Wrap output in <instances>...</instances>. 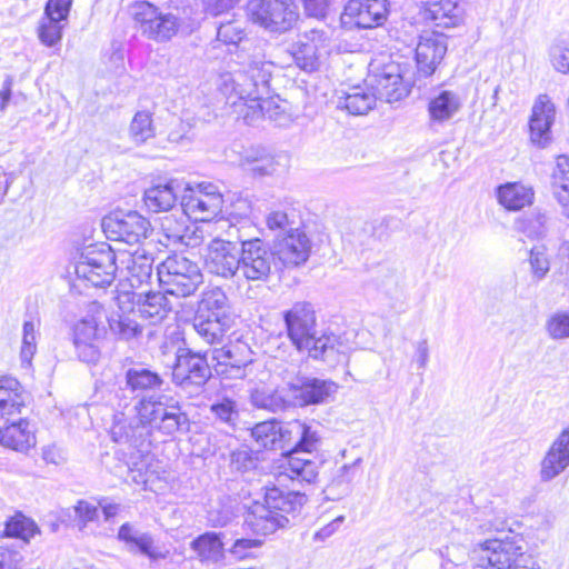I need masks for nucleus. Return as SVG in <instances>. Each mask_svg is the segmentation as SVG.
Instances as JSON below:
<instances>
[{"instance_id":"f257e3e1","label":"nucleus","mask_w":569,"mask_h":569,"mask_svg":"<svg viewBox=\"0 0 569 569\" xmlns=\"http://www.w3.org/2000/svg\"><path fill=\"white\" fill-rule=\"evenodd\" d=\"M133 409L136 415L132 417L123 412L114 413L110 428L114 442L142 449L150 443L152 430L172 436L189 428V418L179 401L166 395L142 396Z\"/></svg>"},{"instance_id":"f03ea898","label":"nucleus","mask_w":569,"mask_h":569,"mask_svg":"<svg viewBox=\"0 0 569 569\" xmlns=\"http://www.w3.org/2000/svg\"><path fill=\"white\" fill-rule=\"evenodd\" d=\"M273 63L260 52L249 56L241 68L219 76L217 87L226 103L247 123L258 120L270 98Z\"/></svg>"},{"instance_id":"7ed1b4c3","label":"nucleus","mask_w":569,"mask_h":569,"mask_svg":"<svg viewBox=\"0 0 569 569\" xmlns=\"http://www.w3.org/2000/svg\"><path fill=\"white\" fill-rule=\"evenodd\" d=\"M283 321L288 338L299 351H307L309 357L330 366H336L346 358L337 336L327 332L319 335L316 311L310 302H295L290 309L283 311Z\"/></svg>"},{"instance_id":"20e7f679","label":"nucleus","mask_w":569,"mask_h":569,"mask_svg":"<svg viewBox=\"0 0 569 569\" xmlns=\"http://www.w3.org/2000/svg\"><path fill=\"white\" fill-rule=\"evenodd\" d=\"M279 450H286L283 473L292 481L312 483L318 476V463L300 455L312 453L321 442L317 427L299 419L279 422Z\"/></svg>"},{"instance_id":"39448f33","label":"nucleus","mask_w":569,"mask_h":569,"mask_svg":"<svg viewBox=\"0 0 569 569\" xmlns=\"http://www.w3.org/2000/svg\"><path fill=\"white\" fill-rule=\"evenodd\" d=\"M157 277L163 290L177 298L193 295L203 281L198 263L182 254L168 256L157 267Z\"/></svg>"},{"instance_id":"423d86ee","label":"nucleus","mask_w":569,"mask_h":569,"mask_svg":"<svg viewBox=\"0 0 569 569\" xmlns=\"http://www.w3.org/2000/svg\"><path fill=\"white\" fill-rule=\"evenodd\" d=\"M237 232L240 243L238 279L254 283L269 281L276 267L273 251L262 239L249 238L239 229Z\"/></svg>"},{"instance_id":"0eeeda50","label":"nucleus","mask_w":569,"mask_h":569,"mask_svg":"<svg viewBox=\"0 0 569 569\" xmlns=\"http://www.w3.org/2000/svg\"><path fill=\"white\" fill-rule=\"evenodd\" d=\"M117 272V253L107 243L86 247L74 263L77 277L93 287L110 286Z\"/></svg>"},{"instance_id":"6e6552de","label":"nucleus","mask_w":569,"mask_h":569,"mask_svg":"<svg viewBox=\"0 0 569 569\" xmlns=\"http://www.w3.org/2000/svg\"><path fill=\"white\" fill-rule=\"evenodd\" d=\"M137 29L156 42L170 41L180 30L182 20L172 12H163L148 1H137L131 7Z\"/></svg>"},{"instance_id":"1a4fd4ad","label":"nucleus","mask_w":569,"mask_h":569,"mask_svg":"<svg viewBox=\"0 0 569 569\" xmlns=\"http://www.w3.org/2000/svg\"><path fill=\"white\" fill-rule=\"evenodd\" d=\"M250 20L272 33H284L293 28L299 13L293 0H249Z\"/></svg>"},{"instance_id":"9d476101","label":"nucleus","mask_w":569,"mask_h":569,"mask_svg":"<svg viewBox=\"0 0 569 569\" xmlns=\"http://www.w3.org/2000/svg\"><path fill=\"white\" fill-rule=\"evenodd\" d=\"M222 207L223 197L211 183L183 189L181 208L189 219L209 221L222 211Z\"/></svg>"},{"instance_id":"9b49d317","label":"nucleus","mask_w":569,"mask_h":569,"mask_svg":"<svg viewBox=\"0 0 569 569\" xmlns=\"http://www.w3.org/2000/svg\"><path fill=\"white\" fill-rule=\"evenodd\" d=\"M102 228L109 239L128 244L140 243L151 232L149 220L137 211L111 212L103 218Z\"/></svg>"},{"instance_id":"f8f14e48","label":"nucleus","mask_w":569,"mask_h":569,"mask_svg":"<svg viewBox=\"0 0 569 569\" xmlns=\"http://www.w3.org/2000/svg\"><path fill=\"white\" fill-rule=\"evenodd\" d=\"M170 296L164 290L149 291L146 293H137L134 291H119L116 301L124 310H134L138 308V312L142 318L149 319L152 323L161 321L172 310V302L168 298Z\"/></svg>"},{"instance_id":"ddd939ff","label":"nucleus","mask_w":569,"mask_h":569,"mask_svg":"<svg viewBox=\"0 0 569 569\" xmlns=\"http://www.w3.org/2000/svg\"><path fill=\"white\" fill-rule=\"evenodd\" d=\"M210 351L179 355L172 370L173 382L182 388L202 387L211 377Z\"/></svg>"},{"instance_id":"4468645a","label":"nucleus","mask_w":569,"mask_h":569,"mask_svg":"<svg viewBox=\"0 0 569 569\" xmlns=\"http://www.w3.org/2000/svg\"><path fill=\"white\" fill-rule=\"evenodd\" d=\"M329 46V39L323 30L311 29L299 36L290 46L289 52L295 64L307 73L319 70L321 50Z\"/></svg>"},{"instance_id":"2eb2a0df","label":"nucleus","mask_w":569,"mask_h":569,"mask_svg":"<svg viewBox=\"0 0 569 569\" xmlns=\"http://www.w3.org/2000/svg\"><path fill=\"white\" fill-rule=\"evenodd\" d=\"M204 268L212 276L238 279L239 252L234 244L229 240L213 239L207 248Z\"/></svg>"},{"instance_id":"dca6fc26","label":"nucleus","mask_w":569,"mask_h":569,"mask_svg":"<svg viewBox=\"0 0 569 569\" xmlns=\"http://www.w3.org/2000/svg\"><path fill=\"white\" fill-rule=\"evenodd\" d=\"M332 380L298 377L289 382L292 407H307L327 402L338 391Z\"/></svg>"},{"instance_id":"f3484780","label":"nucleus","mask_w":569,"mask_h":569,"mask_svg":"<svg viewBox=\"0 0 569 569\" xmlns=\"http://www.w3.org/2000/svg\"><path fill=\"white\" fill-rule=\"evenodd\" d=\"M371 86L378 99L391 103L409 94L411 82L405 79L402 67L391 62L372 76Z\"/></svg>"},{"instance_id":"a211bd4d","label":"nucleus","mask_w":569,"mask_h":569,"mask_svg":"<svg viewBox=\"0 0 569 569\" xmlns=\"http://www.w3.org/2000/svg\"><path fill=\"white\" fill-rule=\"evenodd\" d=\"M118 273L131 286L138 288L149 283L152 277L153 257L143 248L134 251L119 250L117 253Z\"/></svg>"},{"instance_id":"6ab92c4d","label":"nucleus","mask_w":569,"mask_h":569,"mask_svg":"<svg viewBox=\"0 0 569 569\" xmlns=\"http://www.w3.org/2000/svg\"><path fill=\"white\" fill-rule=\"evenodd\" d=\"M447 49V38L442 33L436 31L422 33L416 47L418 72L423 77L433 74Z\"/></svg>"},{"instance_id":"aec40b11","label":"nucleus","mask_w":569,"mask_h":569,"mask_svg":"<svg viewBox=\"0 0 569 569\" xmlns=\"http://www.w3.org/2000/svg\"><path fill=\"white\" fill-rule=\"evenodd\" d=\"M387 0H349L342 18L361 29L381 26L387 18Z\"/></svg>"},{"instance_id":"412c9836","label":"nucleus","mask_w":569,"mask_h":569,"mask_svg":"<svg viewBox=\"0 0 569 569\" xmlns=\"http://www.w3.org/2000/svg\"><path fill=\"white\" fill-rule=\"evenodd\" d=\"M311 252V241L300 229H291L274 244V258L277 257L286 268H295L303 264Z\"/></svg>"},{"instance_id":"4be33fe9","label":"nucleus","mask_w":569,"mask_h":569,"mask_svg":"<svg viewBox=\"0 0 569 569\" xmlns=\"http://www.w3.org/2000/svg\"><path fill=\"white\" fill-rule=\"evenodd\" d=\"M556 108L548 94H539L536 99L529 121L530 140L533 144L545 148L551 140V126L555 122Z\"/></svg>"},{"instance_id":"5701e85b","label":"nucleus","mask_w":569,"mask_h":569,"mask_svg":"<svg viewBox=\"0 0 569 569\" xmlns=\"http://www.w3.org/2000/svg\"><path fill=\"white\" fill-rule=\"evenodd\" d=\"M522 552V547L513 539H489L480 545L481 566H485L486 561L491 569L511 568Z\"/></svg>"},{"instance_id":"b1692460","label":"nucleus","mask_w":569,"mask_h":569,"mask_svg":"<svg viewBox=\"0 0 569 569\" xmlns=\"http://www.w3.org/2000/svg\"><path fill=\"white\" fill-rule=\"evenodd\" d=\"M569 467V427L552 441L540 462L539 476L548 482L557 478Z\"/></svg>"},{"instance_id":"393cba45","label":"nucleus","mask_w":569,"mask_h":569,"mask_svg":"<svg viewBox=\"0 0 569 569\" xmlns=\"http://www.w3.org/2000/svg\"><path fill=\"white\" fill-rule=\"evenodd\" d=\"M290 522L289 518L274 512L264 501L252 503L244 516L243 526L256 535L267 536Z\"/></svg>"},{"instance_id":"a878e982","label":"nucleus","mask_w":569,"mask_h":569,"mask_svg":"<svg viewBox=\"0 0 569 569\" xmlns=\"http://www.w3.org/2000/svg\"><path fill=\"white\" fill-rule=\"evenodd\" d=\"M27 392L12 377H0V417L9 421L26 407Z\"/></svg>"},{"instance_id":"bb28decb","label":"nucleus","mask_w":569,"mask_h":569,"mask_svg":"<svg viewBox=\"0 0 569 569\" xmlns=\"http://www.w3.org/2000/svg\"><path fill=\"white\" fill-rule=\"evenodd\" d=\"M250 402L258 409L280 412L292 407L289 382L282 388L257 387L250 392Z\"/></svg>"},{"instance_id":"cd10ccee","label":"nucleus","mask_w":569,"mask_h":569,"mask_svg":"<svg viewBox=\"0 0 569 569\" xmlns=\"http://www.w3.org/2000/svg\"><path fill=\"white\" fill-rule=\"evenodd\" d=\"M180 191L181 184L178 180L157 183L144 191V204L153 212L169 211L177 203Z\"/></svg>"},{"instance_id":"c85d7f7f","label":"nucleus","mask_w":569,"mask_h":569,"mask_svg":"<svg viewBox=\"0 0 569 569\" xmlns=\"http://www.w3.org/2000/svg\"><path fill=\"white\" fill-rule=\"evenodd\" d=\"M233 320L221 319L194 313L192 327L198 337L207 345H222Z\"/></svg>"},{"instance_id":"c756f323","label":"nucleus","mask_w":569,"mask_h":569,"mask_svg":"<svg viewBox=\"0 0 569 569\" xmlns=\"http://www.w3.org/2000/svg\"><path fill=\"white\" fill-rule=\"evenodd\" d=\"M196 313L233 320L229 298L220 287H211L202 291Z\"/></svg>"},{"instance_id":"7c9ffc66","label":"nucleus","mask_w":569,"mask_h":569,"mask_svg":"<svg viewBox=\"0 0 569 569\" xmlns=\"http://www.w3.org/2000/svg\"><path fill=\"white\" fill-rule=\"evenodd\" d=\"M264 501L274 512L293 518L300 512L307 502V496L297 490L284 491L279 488H271L264 496Z\"/></svg>"},{"instance_id":"2f4dec72","label":"nucleus","mask_w":569,"mask_h":569,"mask_svg":"<svg viewBox=\"0 0 569 569\" xmlns=\"http://www.w3.org/2000/svg\"><path fill=\"white\" fill-rule=\"evenodd\" d=\"M24 419L0 429V445L16 451L26 452L36 445V436Z\"/></svg>"},{"instance_id":"473e14b6","label":"nucleus","mask_w":569,"mask_h":569,"mask_svg":"<svg viewBox=\"0 0 569 569\" xmlns=\"http://www.w3.org/2000/svg\"><path fill=\"white\" fill-rule=\"evenodd\" d=\"M460 0H430L426 3L425 19L437 27L450 28L458 24L461 17Z\"/></svg>"},{"instance_id":"72a5a7b5","label":"nucleus","mask_w":569,"mask_h":569,"mask_svg":"<svg viewBox=\"0 0 569 569\" xmlns=\"http://www.w3.org/2000/svg\"><path fill=\"white\" fill-rule=\"evenodd\" d=\"M497 197L507 210L518 211L533 202L535 192L531 187L520 182H508L498 188Z\"/></svg>"},{"instance_id":"f704fd0d","label":"nucleus","mask_w":569,"mask_h":569,"mask_svg":"<svg viewBox=\"0 0 569 569\" xmlns=\"http://www.w3.org/2000/svg\"><path fill=\"white\" fill-rule=\"evenodd\" d=\"M280 160L281 157L251 150L243 157L242 164L253 177L263 178L277 174L284 167Z\"/></svg>"},{"instance_id":"c9c22d12","label":"nucleus","mask_w":569,"mask_h":569,"mask_svg":"<svg viewBox=\"0 0 569 569\" xmlns=\"http://www.w3.org/2000/svg\"><path fill=\"white\" fill-rule=\"evenodd\" d=\"M108 318L110 332L119 340L129 341L142 333L141 326L131 317L134 310H124L119 305Z\"/></svg>"},{"instance_id":"e433bc0d","label":"nucleus","mask_w":569,"mask_h":569,"mask_svg":"<svg viewBox=\"0 0 569 569\" xmlns=\"http://www.w3.org/2000/svg\"><path fill=\"white\" fill-rule=\"evenodd\" d=\"M212 369L216 373H226L227 367L238 365V361L252 362L247 346H223L210 350Z\"/></svg>"},{"instance_id":"4c0bfd02","label":"nucleus","mask_w":569,"mask_h":569,"mask_svg":"<svg viewBox=\"0 0 569 569\" xmlns=\"http://www.w3.org/2000/svg\"><path fill=\"white\" fill-rule=\"evenodd\" d=\"M377 99L375 92L353 87L343 97H339L338 108L347 110L350 114L361 116L375 107Z\"/></svg>"},{"instance_id":"58836bf2","label":"nucleus","mask_w":569,"mask_h":569,"mask_svg":"<svg viewBox=\"0 0 569 569\" xmlns=\"http://www.w3.org/2000/svg\"><path fill=\"white\" fill-rule=\"evenodd\" d=\"M192 550L202 562L217 563L223 559L224 548L220 535L206 532L191 542Z\"/></svg>"},{"instance_id":"ea45409f","label":"nucleus","mask_w":569,"mask_h":569,"mask_svg":"<svg viewBox=\"0 0 569 569\" xmlns=\"http://www.w3.org/2000/svg\"><path fill=\"white\" fill-rule=\"evenodd\" d=\"M361 462L362 459L358 458L352 463L343 465L336 470L331 481L326 488V492L330 499L338 500L351 492V483L356 477V469Z\"/></svg>"},{"instance_id":"a19ab883","label":"nucleus","mask_w":569,"mask_h":569,"mask_svg":"<svg viewBox=\"0 0 569 569\" xmlns=\"http://www.w3.org/2000/svg\"><path fill=\"white\" fill-rule=\"evenodd\" d=\"M162 383V378L149 369L131 368L126 372V385L132 392L137 393V397L160 389Z\"/></svg>"},{"instance_id":"79ce46f5","label":"nucleus","mask_w":569,"mask_h":569,"mask_svg":"<svg viewBox=\"0 0 569 569\" xmlns=\"http://www.w3.org/2000/svg\"><path fill=\"white\" fill-rule=\"evenodd\" d=\"M460 108L459 97L452 91H441L430 100L428 111L435 122H445L453 117Z\"/></svg>"},{"instance_id":"37998d69","label":"nucleus","mask_w":569,"mask_h":569,"mask_svg":"<svg viewBox=\"0 0 569 569\" xmlns=\"http://www.w3.org/2000/svg\"><path fill=\"white\" fill-rule=\"evenodd\" d=\"M37 525L21 513H17L4 523L3 537L19 538L28 542L38 532Z\"/></svg>"},{"instance_id":"c03bdc74","label":"nucleus","mask_w":569,"mask_h":569,"mask_svg":"<svg viewBox=\"0 0 569 569\" xmlns=\"http://www.w3.org/2000/svg\"><path fill=\"white\" fill-rule=\"evenodd\" d=\"M279 422L274 419L257 423L251 429V437L261 448L269 450L279 449L278 437Z\"/></svg>"},{"instance_id":"a18cd8bd","label":"nucleus","mask_w":569,"mask_h":569,"mask_svg":"<svg viewBox=\"0 0 569 569\" xmlns=\"http://www.w3.org/2000/svg\"><path fill=\"white\" fill-rule=\"evenodd\" d=\"M129 134L136 143H143L156 134L151 113L138 111L129 127Z\"/></svg>"},{"instance_id":"49530a36","label":"nucleus","mask_w":569,"mask_h":569,"mask_svg":"<svg viewBox=\"0 0 569 569\" xmlns=\"http://www.w3.org/2000/svg\"><path fill=\"white\" fill-rule=\"evenodd\" d=\"M118 539L128 546L129 551L137 548L140 552L147 551L149 543H153V538L148 532L138 530L129 522L123 523L118 531Z\"/></svg>"},{"instance_id":"de8ad7c7","label":"nucleus","mask_w":569,"mask_h":569,"mask_svg":"<svg viewBox=\"0 0 569 569\" xmlns=\"http://www.w3.org/2000/svg\"><path fill=\"white\" fill-rule=\"evenodd\" d=\"M63 20L47 16L41 19L38 27V37L47 47H53L62 38Z\"/></svg>"},{"instance_id":"09e8293b","label":"nucleus","mask_w":569,"mask_h":569,"mask_svg":"<svg viewBox=\"0 0 569 569\" xmlns=\"http://www.w3.org/2000/svg\"><path fill=\"white\" fill-rule=\"evenodd\" d=\"M247 37L246 22L231 19L220 22L217 29V40L224 44H238Z\"/></svg>"},{"instance_id":"8fccbe9b","label":"nucleus","mask_w":569,"mask_h":569,"mask_svg":"<svg viewBox=\"0 0 569 569\" xmlns=\"http://www.w3.org/2000/svg\"><path fill=\"white\" fill-rule=\"evenodd\" d=\"M210 412L216 420L233 427L239 419L238 405L234 400L228 397L217 399L210 406Z\"/></svg>"},{"instance_id":"3c124183","label":"nucleus","mask_w":569,"mask_h":569,"mask_svg":"<svg viewBox=\"0 0 569 569\" xmlns=\"http://www.w3.org/2000/svg\"><path fill=\"white\" fill-rule=\"evenodd\" d=\"M37 351V330L33 321H24L22 328V345L20 351L21 362L30 366Z\"/></svg>"},{"instance_id":"603ef678","label":"nucleus","mask_w":569,"mask_h":569,"mask_svg":"<svg viewBox=\"0 0 569 569\" xmlns=\"http://www.w3.org/2000/svg\"><path fill=\"white\" fill-rule=\"evenodd\" d=\"M549 59L556 71L569 74V42L555 41L549 48Z\"/></svg>"},{"instance_id":"864d4df0","label":"nucleus","mask_w":569,"mask_h":569,"mask_svg":"<svg viewBox=\"0 0 569 569\" xmlns=\"http://www.w3.org/2000/svg\"><path fill=\"white\" fill-rule=\"evenodd\" d=\"M161 228L168 240L173 243H182L188 246V228L186 220H176L173 217H164L161 221Z\"/></svg>"},{"instance_id":"5fc2aeb1","label":"nucleus","mask_w":569,"mask_h":569,"mask_svg":"<svg viewBox=\"0 0 569 569\" xmlns=\"http://www.w3.org/2000/svg\"><path fill=\"white\" fill-rule=\"evenodd\" d=\"M98 338V325L94 318H86L73 328V345L94 342Z\"/></svg>"},{"instance_id":"6e6d98bb","label":"nucleus","mask_w":569,"mask_h":569,"mask_svg":"<svg viewBox=\"0 0 569 569\" xmlns=\"http://www.w3.org/2000/svg\"><path fill=\"white\" fill-rule=\"evenodd\" d=\"M546 329L552 339L569 338V312H556L550 316Z\"/></svg>"},{"instance_id":"4d7b16f0","label":"nucleus","mask_w":569,"mask_h":569,"mask_svg":"<svg viewBox=\"0 0 569 569\" xmlns=\"http://www.w3.org/2000/svg\"><path fill=\"white\" fill-rule=\"evenodd\" d=\"M529 262L535 278L541 280L550 269L549 259L546 249L542 246L533 247L530 250Z\"/></svg>"},{"instance_id":"13d9d810","label":"nucleus","mask_w":569,"mask_h":569,"mask_svg":"<svg viewBox=\"0 0 569 569\" xmlns=\"http://www.w3.org/2000/svg\"><path fill=\"white\" fill-rule=\"evenodd\" d=\"M552 189L553 191L569 187V157L559 156L556 160V167L552 171Z\"/></svg>"},{"instance_id":"bf43d9fd","label":"nucleus","mask_w":569,"mask_h":569,"mask_svg":"<svg viewBox=\"0 0 569 569\" xmlns=\"http://www.w3.org/2000/svg\"><path fill=\"white\" fill-rule=\"evenodd\" d=\"M23 555L14 546H0V569H21Z\"/></svg>"},{"instance_id":"052dcab7","label":"nucleus","mask_w":569,"mask_h":569,"mask_svg":"<svg viewBox=\"0 0 569 569\" xmlns=\"http://www.w3.org/2000/svg\"><path fill=\"white\" fill-rule=\"evenodd\" d=\"M262 545L260 539H237L232 547L229 549L230 555L236 559L241 560L251 556V550L259 548Z\"/></svg>"},{"instance_id":"680f3d73","label":"nucleus","mask_w":569,"mask_h":569,"mask_svg":"<svg viewBox=\"0 0 569 569\" xmlns=\"http://www.w3.org/2000/svg\"><path fill=\"white\" fill-rule=\"evenodd\" d=\"M266 224L271 231H284L291 226L289 214L283 210H272L266 217Z\"/></svg>"},{"instance_id":"e2e57ef3","label":"nucleus","mask_w":569,"mask_h":569,"mask_svg":"<svg viewBox=\"0 0 569 569\" xmlns=\"http://www.w3.org/2000/svg\"><path fill=\"white\" fill-rule=\"evenodd\" d=\"M72 0H48L44 14L67 21Z\"/></svg>"},{"instance_id":"0e129e2a","label":"nucleus","mask_w":569,"mask_h":569,"mask_svg":"<svg viewBox=\"0 0 569 569\" xmlns=\"http://www.w3.org/2000/svg\"><path fill=\"white\" fill-rule=\"evenodd\" d=\"M548 216L546 212L537 209L528 218V228L530 233L536 237H542L547 232Z\"/></svg>"},{"instance_id":"69168bd1","label":"nucleus","mask_w":569,"mask_h":569,"mask_svg":"<svg viewBox=\"0 0 569 569\" xmlns=\"http://www.w3.org/2000/svg\"><path fill=\"white\" fill-rule=\"evenodd\" d=\"M74 511L82 527L94 521L99 516L98 508L86 500H80L74 507Z\"/></svg>"},{"instance_id":"338daca9","label":"nucleus","mask_w":569,"mask_h":569,"mask_svg":"<svg viewBox=\"0 0 569 569\" xmlns=\"http://www.w3.org/2000/svg\"><path fill=\"white\" fill-rule=\"evenodd\" d=\"M78 358L87 363H96L100 358V350L94 342L74 345Z\"/></svg>"},{"instance_id":"774afa93","label":"nucleus","mask_w":569,"mask_h":569,"mask_svg":"<svg viewBox=\"0 0 569 569\" xmlns=\"http://www.w3.org/2000/svg\"><path fill=\"white\" fill-rule=\"evenodd\" d=\"M231 463L238 471H247L256 467V460L247 450H238L233 452Z\"/></svg>"}]
</instances>
